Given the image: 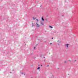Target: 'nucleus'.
<instances>
[{"instance_id": "obj_24", "label": "nucleus", "mask_w": 78, "mask_h": 78, "mask_svg": "<svg viewBox=\"0 0 78 78\" xmlns=\"http://www.w3.org/2000/svg\"><path fill=\"white\" fill-rule=\"evenodd\" d=\"M41 66H42V65H41Z\"/></svg>"}, {"instance_id": "obj_3", "label": "nucleus", "mask_w": 78, "mask_h": 78, "mask_svg": "<svg viewBox=\"0 0 78 78\" xmlns=\"http://www.w3.org/2000/svg\"><path fill=\"white\" fill-rule=\"evenodd\" d=\"M41 20H42V21H44V19H43V17L41 18Z\"/></svg>"}, {"instance_id": "obj_18", "label": "nucleus", "mask_w": 78, "mask_h": 78, "mask_svg": "<svg viewBox=\"0 0 78 78\" xmlns=\"http://www.w3.org/2000/svg\"><path fill=\"white\" fill-rule=\"evenodd\" d=\"M45 58L44 57V58Z\"/></svg>"}, {"instance_id": "obj_19", "label": "nucleus", "mask_w": 78, "mask_h": 78, "mask_svg": "<svg viewBox=\"0 0 78 78\" xmlns=\"http://www.w3.org/2000/svg\"><path fill=\"white\" fill-rule=\"evenodd\" d=\"M69 62H70V60H69Z\"/></svg>"}, {"instance_id": "obj_13", "label": "nucleus", "mask_w": 78, "mask_h": 78, "mask_svg": "<svg viewBox=\"0 0 78 78\" xmlns=\"http://www.w3.org/2000/svg\"><path fill=\"white\" fill-rule=\"evenodd\" d=\"M35 48H36V47H34V49H35Z\"/></svg>"}, {"instance_id": "obj_16", "label": "nucleus", "mask_w": 78, "mask_h": 78, "mask_svg": "<svg viewBox=\"0 0 78 78\" xmlns=\"http://www.w3.org/2000/svg\"><path fill=\"white\" fill-rule=\"evenodd\" d=\"M50 44H52V43H51Z\"/></svg>"}, {"instance_id": "obj_20", "label": "nucleus", "mask_w": 78, "mask_h": 78, "mask_svg": "<svg viewBox=\"0 0 78 78\" xmlns=\"http://www.w3.org/2000/svg\"><path fill=\"white\" fill-rule=\"evenodd\" d=\"M25 75V74H24V75Z\"/></svg>"}, {"instance_id": "obj_23", "label": "nucleus", "mask_w": 78, "mask_h": 78, "mask_svg": "<svg viewBox=\"0 0 78 78\" xmlns=\"http://www.w3.org/2000/svg\"><path fill=\"white\" fill-rule=\"evenodd\" d=\"M31 78H33V77H31Z\"/></svg>"}, {"instance_id": "obj_8", "label": "nucleus", "mask_w": 78, "mask_h": 78, "mask_svg": "<svg viewBox=\"0 0 78 78\" xmlns=\"http://www.w3.org/2000/svg\"><path fill=\"white\" fill-rule=\"evenodd\" d=\"M33 20H35V19L34 18V17H33Z\"/></svg>"}, {"instance_id": "obj_7", "label": "nucleus", "mask_w": 78, "mask_h": 78, "mask_svg": "<svg viewBox=\"0 0 78 78\" xmlns=\"http://www.w3.org/2000/svg\"><path fill=\"white\" fill-rule=\"evenodd\" d=\"M58 42H59V43H58V45H59V43H61V41H58Z\"/></svg>"}, {"instance_id": "obj_4", "label": "nucleus", "mask_w": 78, "mask_h": 78, "mask_svg": "<svg viewBox=\"0 0 78 78\" xmlns=\"http://www.w3.org/2000/svg\"><path fill=\"white\" fill-rule=\"evenodd\" d=\"M41 25H44V23L41 22Z\"/></svg>"}, {"instance_id": "obj_25", "label": "nucleus", "mask_w": 78, "mask_h": 78, "mask_svg": "<svg viewBox=\"0 0 78 78\" xmlns=\"http://www.w3.org/2000/svg\"><path fill=\"white\" fill-rule=\"evenodd\" d=\"M14 70V69H13V71Z\"/></svg>"}, {"instance_id": "obj_12", "label": "nucleus", "mask_w": 78, "mask_h": 78, "mask_svg": "<svg viewBox=\"0 0 78 78\" xmlns=\"http://www.w3.org/2000/svg\"><path fill=\"white\" fill-rule=\"evenodd\" d=\"M66 62H67V61H65V63H66Z\"/></svg>"}, {"instance_id": "obj_27", "label": "nucleus", "mask_w": 78, "mask_h": 78, "mask_svg": "<svg viewBox=\"0 0 78 78\" xmlns=\"http://www.w3.org/2000/svg\"><path fill=\"white\" fill-rule=\"evenodd\" d=\"M10 73H11L10 72Z\"/></svg>"}, {"instance_id": "obj_10", "label": "nucleus", "mask_w": 78, "mask_h": 78, "mask_svg": "<svg viewBox=\"0 0 78 78\" xmlns=\"http://www.w3.org/2000/svg\"><path fill=\"white\" fill-rule=\"evenodd\" d=\"M21 74H22V75H23V72Z\"/></svg>"}, {"instance_id": "obj_15", "label": "nucleus", "mask_w": 78, "mask_h": 78, "mask_svg": "<svg viewBox=\"0 0 78 78\" xmlns=\"http://www.w3.org/2000/svg\"><path fill=\"white\" fill-rule=\"evenodd\" d=\"M37 21H38V19H37Z\"/></svg>"}, {"instance_id": "obj_5", "label": "nucleus", "mask_w": 78, "mask_h": 78, "mask_svg": "<svg viewBox=\"0 0 78 78\" xmlns=\"http://www.w3.org/2000/svg\"><path fill=\"white\" fill-rule=\"evenodd\" d=\"M49 27H50V28H53V27L51 26H49Z\"/></svg>"}, {"instance_id": "obj_14", "label": "nucleus", "mask_w": 78, "mask_h": 78, "mask_svg": "<svg viewBox=\"0 0 78 78\" xmlns=\"http://www.w3.org/2000/svg\"><path fill=\"white\" fill-rule=\"evenodd\" d=\"M47 66V67H48V66H49L48 65Z\"/></svg>"}, {"instance_id": "obj_2", "label": "nucleus", "mask_w": 78, "mask_h": 78, "mask_svg": "<svg viewBox=\"0 0 78 78\" xmlns=\"http://www.w3.org/2000/svg\"><path fill=\"white\" fill-rule=\"evenodd\" d=\"M39 27V25L38 24H37V28L38 27Z\"/></svg>"}, {"instance_id": "obj_17", "label": "nucleus", "mask_w": 78, "mask_h": 78, "mask_svg": "<svg viewBox=\"0 0 78 78\" xmlns=\"http://www.w3.org/2000/svg\"><path fill=\"white\" fill-rule=\"evenodd\" d=\"M53 39V37L52 38V39Z\"/></svg>"}, {"instance_id": "obj_6", "label": "nucleus", "mask_w": 78, "mask_h": 78, "mask_svg": "<svg viewBox=\"0 0 78 78\" xmlns=\"http://www.w3.org/2000/svg\"><path fill=\"white\" fill-rule=\"evenodd\" d=\"M37 69L38 70H39V69H40V67H38V68H37Z\"/></svg>"}, {"instance_id": "obj_11", "label": "nucleus", "mask_w": 78, "mask_h": 78, "mask_svg": "<svg viewBox=\"0 0 78 78\" xmlns=\"http://www.w3.org/2000/svg\"><path fill=\"white\" fill-rule=\"evenodd\" d=\"M42 55H40V57H42Z\"/></svg>"}, {"instance_id": "obj_22", "label": "nucleus", "mask_w": 78, "mask_h": 78, "mask_svg": "<svg viewBox=\"0 0 78 78\" xmlns=\"http://www.w3.org/2000/svg\"><path fill=\"white\" fill-rule=\"evenodd\" d=\"M41 5L40 7H41Z\"/></svg>"}, {"instance_id": "obj_26", "label": "nucleus", "mask_w": 78, "mask_h": 78, "mask_svg": "<svg viewBox=\"0 0 78 78\" xmlns=\"http://www.w3.org/2000/svg\"><path fill=\"white\" fill-rule=\"evenodd\" d=\"M76 60H75L74 61H75Z\"/></svg>"}, {"instance_id": "obj_1", "label": "nucleus", "mask_w": 78, "mask_h": 78, "mask_svg": "<svg viewBox=\"0 0 78 78\" xmlns=\"http://www.w3.org/2000/svg\"><path fill=\"white\" fill-rule=\"evenodd\" d=\"M65 45L68 48L69 47V44H65Z\"/></svg>"}, {"instance_id": "obj_21", "label": "nucleus", "mask_w": 78, "mask_h": 78, "mask_svg": "<svg viewBox=\"0 0 78 78\" xmlns=\"http://www.w3.org/2000/svg\"><path fill=\"white\" fill-rule=\"evenodd\" d=\"M37 23H36V24H37Z\"/></svg>"}, {"instance_id": "obj_9", "label": "nucleus", "mask_w": 78, "mask_h": 78, "mask_svg": "<svg viewBox=\"0 0 78 78\" xmlns=\"http://www.w3.org/2000/svg\"><path fill=\"white\" fill-rule=\"evenodd\" d=\"M32 27H33V23H32Z\"/></svg>"}]
</instances>
